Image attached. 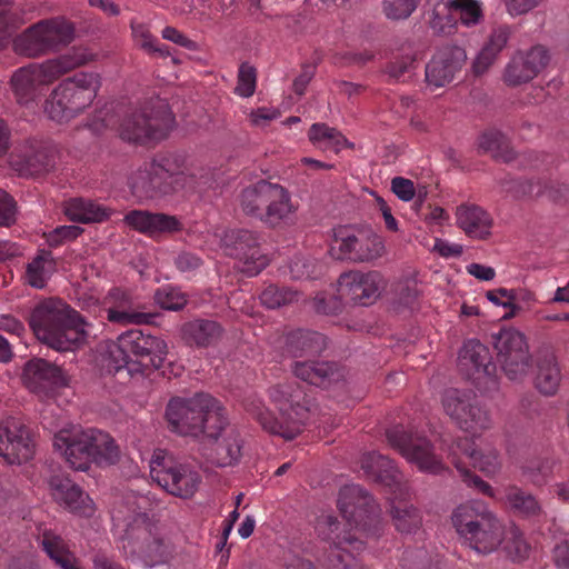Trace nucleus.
Returning a JSON list of instances; mask_svg holds the SVG:
<instances>
[{
  "instance_id": "603ef678",
  "label": "nucleus",
  "mask_w": 569,
  "mask_h": 569,
  "mask_svg": "<svg viewBox=\"0 0 569 569\" xmlns=\"http://www.w3.org/2000/svg\"><path fill=\"white\" fill-rule=\"evenodd\" d=\"M446 8L466 27L478 24L482 19V7L479 0H448Z\"/></svg>"
},
{
  "instance_id": "7ed1b4c3",
  "label": "nucleus",
  "mask_w": 569,
  "mask_h": 569,
  "mask_svg": "<svg viewBox=\"0 0 569 569\" xmlns=\"http://www.w3.org/2000/svg\"><path fill=\"white\" fill-rule=\"evenodd\" d=\"M53 448L72 469L79 471L88 470L91 462L113 465L119 458L118 447L108 433L76 425L54 435Z\"/></svg>"
},
{
  "instance_id": "2f4dec72",
  "label": "nucleus",
  "mask_w": 569,
  "mask_h": 569,
  "mask_svg": "<svg viewBox=\"0 0 569 569\" xmlns=\"http://www.w3.org/2000/svg\"><path fill=\"white\" fill-rule=\"evenodd\" d=\"M291 371L298 379L317 387L328 386L342 377L335 363L310 358L295 360Z\"/></svg>"
},
{
  "instance_id": "6ab92c4d",
  "label": "nucleus",
  "mask_w": 569,
  "mask_h": 569,
  "mask_svg": "<svg viewBox=\"0 0 569 569\" xmlns=\"http://www.w3.org/2000/svg\"><path fill=\"white\" fill-rule=\"evenodd\" d=\"M223 244L227 254L238 259L237 268L249 277L257 276L268 264L267 258L260 252L257 237L248 230L226 232Z\"/></svg>"
},
{
  "instance_id": "58836bf2",
  "label": "nucleus",
  "mask_w": 569,
  "mask_h": 569,
  "mask_svg": "<svg viewBox=\"0 0 569 569\" xmlns=\"http://www.w3.org/2000/svg\"><path fill=\"white\" fill-rule=\"evenodd\" d=\"M361 469L366 476L373 480L387 486H391L399 481L400 473L393 466L392 461L387 457L377 453L368 452L361 457Z\"/></svg>"
},
{
  "instance_id": "5701e85b",
  "label": "nucleus",
  "mask_w": 569,
  "mask_h": 569,
  "mask_svg": "<svg viewBox=\"0 0 569 569\" xmlns=\"http://www.w3.org/2000/svg\"><path fill=\"white\" fill-rule=\"evenodd\" d=\"M103 307L110 322L117 325L148 323L151 316L142 311L140 301L130 290L114 287L103 299Z\"/></svg>"
},
{
  "instance_id": "bf43d9fd",
  "label": "nucleus",
  "mask_w": 569,
  "mask_h": 569,
  "mask_svg": "<svg viewBox=\"0 0 569 569\" xmlns=\"http://www.w3.org/2000/svg\"><path fill=\"white\" fill-rule=\"evenodd\" d=\"M416 0H385L383 11L389 19L408 18L416 9Z\"/></svg>"
},
{
  "instance_id": "052dcab7",
  "label": "nucleus",
  "mask_w": 569,
  "mask_h": 569,
  "mask_svg": "<svg viewBox=\"0 0 569 569\" xmlns=\"http://www.w3.org/2000/svg\"><path fill=\"white\" fill-rule=\"evenodd\" d=\"M82 231L78 226H59L48 233L47 241L51 247H58L77 239Z\"/></svg>"
},
{
  "instance_id": "f8f14e48",
  "label": "nucleus",
  "mask_w": 569,
  "mask_h": 569,
  "mask_svg": "<svg viewBox=\"0 0 569 569\" xmlns=\"http://www.w3.org/2000/svg\"><path fill=\"white\" fill-rule=\"evenodd\" d=\"M174 118L162 100L150 101L127 114L119 128L120 137L129 142L143 143L166 138Z\"/></svg>"
},
{
  "instance_id": "c03bdc74",
  "label": "nucleus",
  "mask_w": 569,
  "mask_h": 569,
  "mask_svg": "<svg viewBox=\"0 0 569 569\" xmlns=\"http://www.w3.org/2000/svg\"><path fill=\"white\" fill-rule=\"evenodd\" d=\"M475 395L468 391L450 388L443 391L441 396V406L445 413L459 428L460 419L470 406Z\"/></svg>"
},
{
  "instance_id": "ea45409f",
  "label": "nucleus",
  "mask_w": 569,
  "mask_h": 569,
  "mask_svg": "<svg viewBox=\"0 0 569 569\" xmlns=\"http://www.w3.org/2000/svg\"><path fill=\"white\" fill-rule=\"evenodd\" d=\"M96 59L87 47H72L69 51L54 58L47 59V63L52 71L56 80L71 72L74 69L83 67Z\"/></svg>"
},
{
  "instance_id": "412c9836",
  "label": "nucleus",
  "mask_w": 569,
  "mask_h": 569,
  "mask_svg": "<svg viewBox=\"0 0 569 569\" xmlns=\"http://www.w3.org/2000/svg\"><path fill=\"white\" fill-rule=\"evenodd\" d=\"M550 62V53L541 44L517 51L507 63L503 81L510 87L527 83L542 72Z\"/></svg>"
},
{
  "instance_id": "680f3d73",
  "label": "nucleus",
  "mask_w": 569,
  "mask_h": 569,
  "mask_svg": "<svg viewBox=\"0 0 569 569\" xmlns=\"http://www.w3.org/2000/svg\"><path fill=\"white\" fill-rule=\"evenodd\" d=\"M18 216L17 203L4 190L0 189V227L16 223Z\"/></svg>"
},
{
  "instance_id": "09e8293b",
  "label": "nucleus",
  "mask_w": 569,
  "mask_h": 569,
  "mask_svg": "<svg viewBox=\"0 0 569 569\" xmlns=\"http://www.w3.org/2000/svg\"><path fill=\"white\" fill-rule=\"evenodd\" d=\"M506 556L512 561H522L529 557L530 543L526 540L521 530L516 526L503 528L502 543L500 546Z\"/></svg>"
},
{
  "instance_id": "0e129e2a",
  "label": "nucleus",
  "mask_w": 569,
  "mask_h": 569,
  "mask_svg": "<svg viewBox=\"0 0 569 569\" xmlns=\"http://www.w3.org/2000/svg\"><path fill=\"white\" fill-rule=\"evenodd\" d=\"M510 34L511 29L508 26H499L492 30L485 47L499 54V52L507 46Z\"/></svg>"
},
{
  "instance_id": "864d4df0",
  "label": "nucleus",
  "mask_w": 569,
  "mask_h": 569,
  "mask_svg": "<svg viewBox=\"0 0 569 569\" xmlns=\"http://www.w3.org/2000/svg\"><path fill=\"white\" fill-rule=\"evenodd\" d=\"M298 291L284 287L279 288L272 284L268 286L260 295L261 303L269 309L280 308L284 305L298 301Z\"/></svg>"
},
{
  "instance_id": "f257e3e1",
  "label": "nucleus",
  "mask_w": 569,
  "mask_h": 569,
  "mask_svg": "<svg viewBox=\"0 0 569 569\" xmlns=\"http://www.w3.org/2000/svg\"><path fill=\"white\" fill-rule=\"evenodd\" d=\"M151 500L144 495H128L112 512L119 549L126 559L146 568L167 563L172 557L170 545L147 517Z\"/></svg>"
},
{
  "instance_id": "e2e57ef3",
  "label": "nucleus",
  "mask_w": 569,
  "mask_h": 569,
  "mask_svg": "<svg viewBox=\"0 0 569 569\" xmlns=\"http://www.w3.org/2000/svg\"><path fill=\"white\" fill-rule=\"evenodd\" d=\"M316 263L309 258L298 256L295 257L290 264L289 271L293 279H308L315 274Z\"/></svg>"
},
{
  "instance_id": "dca6fc26",
  "label": "nucleus",
  "mask_w": 569,
  "mask_h": 569,
  "mask_svg": "<svg viewBox=\"0 0 569 569\" xmlns=\"http://www.w3.org/2000/svg\"><path fill=\"white\" fill-rule=\"evenodd\" d=\"M497 360L506 376L521 380L531 368V357L526 337L516 329H503L492 336Z\"/></svg>"
},
{
  "instance_id": "f3484780",
  "label": "nucleus",
  "mask_w": 569,
  "mask_h": 569,
  "mask_svg": "<svg viewBox=\"0 0 569 569\" xmlns=\"http://www.w3.org/2000/svg\"><path fill=\"white\" fill-rule=\"evenodd\" d=\"M390 446L403 458L417 466L422 472L439 473L443 469L442 460L435 453L430 441L418 435L409 433L398 427L387 431Z\"/></svg>"
},
{
  "instance_id": "de8ad7c7",
  "label": "nucleus",
  "mask_w": 569,
  "mask_h": 569,
  "mask_svg": "<svg viewBox=\"0 0 569 569\" xmlns=\"http://www.w3.org/2000/svg\"><path fill=\"white\" fill-rule=\"evenodd\" d=\"M308 137L312 143L335 152H339L349 144L347 138L340 131L326 123H313Z\"/></svg>"
},
{
  "instance_id": "37998d69",
  "label": "nucleus",
  "mask_w": 569,
  "mask_h": 569,
  "mask_svg": "<svg viewBox=\"0 0 569 569\" xmlns=\"http://www.w3.org/2000/svg\"><path fill=\"white\" fill-rule=\"evenodd\" d=\"M460 419L459 429L472 437L481 436L486 430L492 426V420L489 412L482 408L476 397L471 400L470 406Z\"/></svg>"
},
{
  "instance_id": "8fccbe9b",
  "label": "nucleus",
  "mask_w": 569,
  "mask_h": 569,
  "mask_svg": "<svg viewBox=\"0 0 569 569\" xmlns=\"http://www.w3.org/2000/svg\"><path fill=\"white\" fill-rule=\"evenodd\" d=\"M503 500L510 509L526 517H533L541 512L537 499L518 487L506 488Z\"/></svg>"
},
{
  "instance_id": "69168bd1",
  "label": "nucleus",
  "mask_w": 569,
  "mask_h": 569,
  "mask_svg": "<svg viewBox=\"0 0 569 569\" xmlns=\"http://www.w3.org/2000/svg\"><path fill=\"white\" fill-rule=\"evenodd\" d=\"M313 308L319 313L335 315L341 309V301L332 295H318L313 299Z\"/></svg>"
},
{
  "instance_id": "c756f323",
  "label": "nucleus",
  "mask_w": 569,
  "mask_h": 569,
  "mask_svg": "<svg viewBox=\"0 0 569 569\" xmlns=\"http://www.w3.org/2000/svg\"><path fill=\"white\" fill-rule=\"evenodd\" d=\"M458 366L462 373L475 381L491 376L495 370L488 348L478 340H469L462 346Z\"/></svg>"
},
{
  "instance_id": "6e6552de",
  "label": "nucleus",
  "mask_w": 569,
  "mask_h": 569,
  "mask_svg": "<svg viewBox=\"0 0 569 569\" xmlns=\"http://www.w3.org/2000/svg\"><path fill=\"white\" fill-rule=\"evenodd\" d=\"M100 87L101 79L96 72H78L68 77L46 99L44 113L56 122H68L92 104Z\"/></svg>"
},
{
  "instance_id": "13d9d810",
  "label": "nucleus",
  "mask_w": 569,
  "mask_h": 569,
  "mask_svg": "<svg viewBox=\"0 0 569 569\" xmlns=\"http://www.w3.org/2000/svg\"><path fill=\"white\" fill-rule=\"evenodd\" d=\"M256 83V69L248 63L241 64L238 73V83L234 90L236 93L240 97L249 98L254 93Z\"/></svg>"
},
{
  "instance_id": "72a5a7b5",
  "label": "nucleus",
  "mask_w": 569,
  "mask_h": 569,
  "mask_svg": "<svg viewBox=\"0 0 569 569\" xmlns=\"http://www.w3.org/2000/svg\"><path fill=\"white\" fill-rule=\"evenodd\" d=\"M57 271L56 259L48 250H39L26 263L23 282L34 289H44Z\"/></svg>"
},
{
  "instance_id": "c9c22d12",
  "label": "nucleus",
  "mask_w": 569,
  "mask_h": 569,
  "mask_svg": "<svg viewBox=\"0 0 569 569\" xmlns=\"http://www.w3.org/2000/svg\"><path fill=\"white\" fill-rule=\"evenodd\" d=\"M457 446L470 459L471 465L486 476L491 477L500 471L499 453L492 446L469 443L467 439L459 441Z\"/></svg>"
},
{
  "instance_id": "f704fd0d",
  "label": "nucleus",
  "mask_w": 569,
  "mask_h": 569,
  "mask_svg": "<svg viewBox=\"0 0 569 569\" xmlns=\"http://www.w3.org/2000/svg\"><path fill=\"white\" fill-rule=\"evenodd\" d=\"M486 297L493 305L509 310L503 316L506 320L516 317L523 310L530 309L536 302L535 295L528 290L499 288L487 291Z\"/></svg>"
},
{
  "instance_id": "b1692460",
  "label": "nucleus",
  "mask_w": 569,
  "mask_h": 569,
  "mask_svg": "<svg viewBox=\"0 0 569 569\" xmlns=\"http://www.w3.org/2000/svg\"><path fill=\"white\" fill-rule=\"evenodd\" d=\"M10 167L22 177H34L53 168V158L36 139L17 143L9 154Z\"/></svg>"
},
{
  "instance_id": "423d86ee",
  "label": "nucleus",
  "mask_w": 569,
  "mask_h": 569,
  "mask_svg": "<svg viewBox=\"0 0 569 569\" xmlns=\"http://www.w3.org/2000/svg\"><path fill=\"white\" fill-rule=\"evenodd\" d=\"M451 521L459 537L478 553L489 555L502 543L503 526L481 500L459 505Z\"/></svg>"
},
{
  "instance_id": "5fc2aeb1",
  "label": "nucleus",
  "mask_w": 569,
  "mask_h": 569,
  "mask_svg": "<svg viewBox=\"0 0 569 569\" xmlns=\"http://www.w3.org/2000/svg\"><path fill=\"white\" fill-rule=\"evenodd\" d=\"M154 299L162 309L172 311L182 309L187 303L186 296L179 289L170 286L157 290Z\"/></svg>"
},
{
  "instance_id": "4d7b16f0",
  "label": "nucleus",
  "mask_w": 569,
  "mask_h": 569,
  "mask_svg": "<svg viewBox=\"0 0 569 569\" xmlns=\"http://www.w3.org/2000/svg\"><path fill=\"white\" fill-rule=\"evenodd\" d=\"M478 146L482 151L498 158L507 147V139L500 131L489 130L479 137Z\"/></svg>"
},
{
  "instance_id": "9b49d317",
  "label": "nucleus",
  "mask_w": 569,
  "mask_h": 569,
  "mask_svg": "<svg viewBox=\"0 0 569 569\" xmlns=\"http://www.w3.org/2000/svg\"><path fill=\"white\" fill-rule=\"evenodd\" d=\"M186 173L187 168L181 157H162L136 170L129 178V186L137 198L154 199L174 191Z\"/></svg>"
},
{
  "instance_id": "7c9ffc66",
  "label": "nucleus",
  "mask_w": 569,
  "mask_h": 569,
  "mask_svg": "<svg viewBox=\"0 0 569 569\" xmlns=\"http://www.w3.org/2000/svg\"><path fill=\"white\" fill-rule=\"evenodd\" d=\"M216 436L208 437L213 440L211 447L212 462L219 467H229L237 463L241 457V440L233 428H229L227 419L221 430L213 425Z\"/></svg>"
},
{
  "instance_id": "393cba45",
  "label": "nucleus",
  "mask_w": 569,
  "mask_h": 569,
  "mask_svg": "<svg viewBox=\"0 0 569 569\" xmlns=\"http://www.w3.org/2000/svg\"><path fill=\"white\" fill-rule=\"evenodd\" d=\"M150 335H144L141 330H129L118 337L117 345L110 350V357L113 361L116 371L127 369L130 375L142 372L141 366L131 359L148 355Z\"/></svg>"
},
{
  "instance_id": "a19ab883",
  "label": "nucleus",
  "mask_w": 569,
  "mask_h": 569,
  "mask_svg": "<svg viewBox=\"0 0 569 569\" xmlns=\"http://www.w3.org/2000/svg\"><path fill=\"white\" fill-rule=\"evenodd\" d=\"M63 212L69 220L80 223L101 222L109 216L106 208L83 198L67 200L63 204Z\"/></svg>"
},
{
  "instance_id": "ddd939ff",
  "label": "nucleus",
  "mask_w": 569,
  "mask_h": 569,
  "mask_svg": "<svg viewBox=\"0 0 569 569\" xmlns=\"http://www.w3.org/2000/svg\"><path fill=\"white\" fill-rule=\"evenodd\" d=\"M150 476L168 493L181 499L192 498L202 481L194 467L176 462L162 451L153 453L150 460Z\"/></svg>"
},
{
  "instance_id": "bb28decb",
  "label": "nucleus",
  "mask_w": 569,
  "mask_h": 569,
  "mask_svg": "<svg viewBox=\"0 0 569 569\" xmlns=\"http://www.w3.org/2000/svg\"><path fill=\"white\" fill-rule=\"evenodd\" d=\"M467 56L460 47H445L437 51L426 66L428 86L440 88L452 81L455 74L466 62Z\"/></svg>"
},
{
  "instance_id": "cd10ccee",
  "label": "nucleus",
  "mask_w": 569,
  "mask_h": 569,
  "mask_svg": "<svg viewBox=\"0 0 569 569\" xmlns=\"http://www.w3.org/2000/svg\"><path fill=\"white\" fill-rule=\"evenodd\" d=\"M53 499L66 509L82 517H92L96 506L92 499L69 478L54 476L50 479Z\"/></svg>"
},
{
  "instance_id": "4be33fe9",
  "label": "nucleus",
  "mask_w": 569,
  "mask_h": 569,
  "mask_svg": "<svg viewBox=\"0 0 569 569\" xmlns=\"http://www.w3.org/2000/svg\"><path fill=\"white\" fill-rule=\"evenodd\" d=\"M385 284L383 277L377 271H350L340 276L338 291L355 305L370 306L379 298Z\"/></svg>"
},
{
  "instance_id": "2eb2a0df",
  "label": "nucleus",
  "mask_w": 569,
  "mask_h": 569,
  "mask_svg": "<svg viewBox=\"0 0 569 569\" xmlns=\"http://www.w3.org/2000/svg\"><path fill=\"white\" fill-rule=\"evenodd\" d=\"M331 254L337 259L369 262L385 252L382 239L371 229L340 227L335 230Z\"/></svg>"
},
{
  "instance_id": "338daca9",
  "label": "nucleus",
  "mask_w": 569,
  "mask_h": 569,
  "mask_svg": "<svg viewBox=\"0 0 569 569\" xmlns=\"http://www.w3.org/2000/svg\"><path fill=\"white\" fill-rule=\"evenodd\" d=\"M391 189L393 193L402 201H410L416 196L413 182L402 177H395L391 180Z\"/></svg>"
},
{
  "instance_id": "39448f33",
  "label": "nucleus",
  "mask_w": 569,
  "mask_h": 569,
  "mask_svg": "<svg viewBox=\"0 0 569 569\" xmlns=\"http://www.w3.org/2000/svg\"><path fill=\"white\" fill-rule=\"evenodd\" d=\"M166 418L171 431L190 437L216 436L213 425L217 423V428L221 430L224 423L222 408L208 393L171 399L166 409Z\"/></svg>"
},
{
  "instance_id": "9d476101",
  "label": "nucleus",
  "mask_w": 569,
  "mask_h": 569,
  "mask_svg": "<svg viewBox=\"0 0 569 569\" xmlns=\"http://www.w3.org/2000/svg\"><path fill=\"white\" fill-rule=\"evenodd\" d=\"M73 39V24L63 17H54L24 29L13 39L12 49L19 56L36 59L59 51Z\"/></svg>"
},
{
  "instance_id": "1a4fd4ad",
  "label": "nucleus",
  "mask_w": 569,
  "mask_h": 569,
  "mask_svg": "<svg viewBox=\"0 0 569 569\" xmlns=\"http://www.w3.org/2000/svg\"><path fill=\"white\" fill-rule=\"evenodd\" d=\"M338 507L350 529H355L353 533L347 531L332 517L339 525L341 538L351 535L367 542L382 535L385 525L381 519L380 509L371 496L360 486L349 485L343 487L339 493Z\"/></svg>"
},
{
  "instance_id": "79ce46f5",
  "label": "nucleus",
  "mask_w": 569,
  "mask_h": 569,
  "mask_svg": "<svg viewBox=\"0 0 569 569\" xmlns=\"http://www.w3.org/2000/svg\"><path fill=\"white\" fill-rule=\"evenodd\" d=\"M181 332L188 343L206 347L220 338L221 328L216 321L197 319L183 325Z\"/></svg>"
},
{
  "instance_id": "20e7f679",
  "label": "nucleus",
  "mask_w": 569,
  "mask_h": 569,
  "mask_svg": "<svg viewBox=\"0 0 569 569\" xmlns=\"http://www.w3.org/2000/svg\"><path fill=\"white\" fill-rule=\"evenodd\" d=\"M270 399L278 408L280 419L260 400H252L248 411L267 432L286 440L296 438L307 413L306 406L301 403L302 390L295 382L279 383L270 389Z\"/></svg>"
},
{
  "instance_id": "4468645a",
  "label": "nucleus",
  "mask_w": 569,
  "mask_h": 569,
  "mask_svg": "<svg viewBox=\"0 0 569 569\" xmlns=\"http://www.w3.org/2000/svg\"><path fill=\"white\" fill-rule=\"evenodd\" d=\"M317 529L329 545L323 558V563L328 569H370L360 563L352 555V552L362 551L367 542L351 535L341 538L339 525L332 516L319 519Z\"/></svg>"
},
{
  "instance_id": "774afa93",
  "label": "nucleus",
  "mask_w": 569,
  "mask_h": 569,
  "mask_svg": "<svg viewBox=\"0 0 569 569\" xmlns=\"http://www.w3.org/2000/svg\"><path fill=\"white\" fill-rule=\"evenodd\" d=\"M174 264L180 272L192 274L200 268L202 260L192 252H181L177 256Z\"/></svg>"
},
{
  "instance_id": "49530a36",
  "label": "nucleus",
  "mask_w": 569,
  "mask_h": 569,
  "mask_svg": "<svg viewBox=\"0 0 569 569\" xmlns=\"http://www.w3.org/2000/svg\"><path fill=\"white\" fill-rule=\"evenodd\" d=\"M390 517L396 530L402 535L416 532L422 522L419 511L413 506L405 502L393 503L390 509Z\"/></svg>"
},
{
  "instance_id": "a878e982",
  "label": "nucleus",
  "mask_w": 569,
  "mask_h": 569,
  "mask_svg": "<svg viewBox=\"0 0 569 569\" xmlns=\"http://www.w3.org/2000/svg\"><path fill=\"white\" fill-rule=\"evenodd\" d=\"M22 381L31 392L41 397H48L52 389L63 387L68 382L61 368L40 358L26 363Z\"/></svg>"
},
{
  "instance_id": "f03ea898",
  "label": "nucleus",
  "mask_w": 569,
  "mask_h": 569,
  "mask_svg": "<svg viewBox=\"0 0 569 569\" xmlns=\"http://www.w3.org/2000/svg\"><path fill=\"white\" fill-rule=\"evenodd\" d=\"M29 323L38 340L58 351L73 350L88 336L89 323L60 299L40 302Z\"/></svg>"
},
{
  "instance_id": "e433bc0d",
  "label": "nucleus",
  "mask_w": 569,
  "mask_h": 569,
  "mask_svg": "<svg viewBox=\"0 0 569 569\" xmlns=\"http://www.w3.org/2000/svg\"><path fill=\"white\" fill-rule=\"evenodd\" d=\"M326 338L318 332L297 330L287 338V352L298 359L318 356L326 348Z\"/></svg>"
},
{
  "instance_id": "aec40b11",
  "label": "nucleus",
  "mask_w": 569,
  "mask_h": 569,
  "mask_svg": "<svg viewBox=\"0 0 569 569\" xmlns=\"http://www.w3.org/2000/svg\"><path fill=\"white\" fill-rule=\"evenodd\" d=\"M34 455V441L28 427L14 418L0 422V456L9 465H21Z\"/></svg>"
},
{
  "instance_id": "c85d7f7f",
  "label": "nucleus",
  "mask_w": 569,
  "mask_h": 569,
  "mask_svg": "<svg viewBox=\"0 0 569 569\" xmlns=\"http://www.w3.org/2000/svg\"><path fill=\"white\" fill-rule=\"evenodd\" d=\"M124 222L136 231L151 238L173 233L181 230L182 224L176 216L132 210L124 216Z\"/></svg>"
},
{
  "instance_id": "0eeeda50",
  "label": "nucleus",
  "mask_w": 569,
  "mask_h": 569,
  "mask_svg": "<svg viewBox=\"0 0 569 569\" xmlns=\"http://www.w3.org/2000/svg\"><path fill=\"white\" fill-rule=\"evenodd\" d=\"M239 207L246 216L270 228L288 223L297 211L290 192L281 184L266 180L242 189Z\"/></svg>"
},
{
  "instance_id": "6e6d98bb",
  "label": "nucleus",
  "mask_w": 569,
  "mask_h": 569,
  "mask_svg": "<svg viewBox=\"0 0 569 569\" xmlns=\"http://www.w3.org/2000/svg\"><path fill=\"white\" fill-rule=\"evenodd\" d=\"M132 36L136 43L148 52H159L161 56L168 54L166 48L157 46V39L150 33L148 27L143 23H131Z\"/></svg>"
},
{
  "instance_id": "473e14b6",
  "label": "nucleus",
  "mask_w": 569,
  "mask_h": 569,
  "mask_svg": "<svg viewBox=\"0 0 569 569\" xmlns=\"http://www.w3.org/2000/svg\"><path fill=\"white\" fill-rule=\"evenodd\" d=\"M456 223L469 238L483 240L491 234L493 220L481 207L463 203L457 207Z\"/></svg>"
},
{
  "instance_id": "4c0bfd02",
  "label": "nucleus",
  "mask_w": 569,
  "mask_h": 569,
  "mask_svg": "<svg viewBox=\"0 0 569 569\" xmlns=\"http://www.w3.org/2000/svg\"><path fill=\"white\" fill-rule=\"evenodd\" d=\"M38 541L48 557L61 569H81L79 560L70 552L63 539L53 531H40Z\"/></svg>"
},
{
  "instance_id": "a18cd8bd",
  "label": "nucleus",
  "mask_w": 569,
  "mask_h": 569,
  "mask_svg": "<svg viewBox=\"0 0 569 569\" xmlns=\"http://www.w3.org/2000/svg\"><path fill=\"white\" fill-rule=\"evenodd\" d=\"M475 395L468 391L450 388L443 391L441 396V406L445 413L459 428L460 419L470 406Z\"/></svg>"
},
{
  "instance_id": "a211bd4d",
  "label": "nucleus",
  "mask_w": 569,
  "mask_h": 569,
  "mask_svg": "<svg viewBox=\"0 0 569 569\" xmlns=\"http://www.w3.org/2000/svg\"><path fill=\"white\" fill-rule=\"evenodd\" d=\"M56 78L47 61L31 62L16 69L9 81L10 90L20 104L34 102Z\"/></svg>"
},
{
  "instance_id": "3c124183",
  "label": "nucleus",
  "mask_w": 569,
  "mask_h": 569,
  "mask_svg": "<svg viewBox=\"0 0 569 569\" xmlns=\"http://www.w3.org/2000/svg\"><path fill=\"white\" fill-rule=\"evenodd\" d=\"M560 382V371L553 356L549 355L538 363L536 386L545 395H553Z\"/></svg>"
}]
</instances>
